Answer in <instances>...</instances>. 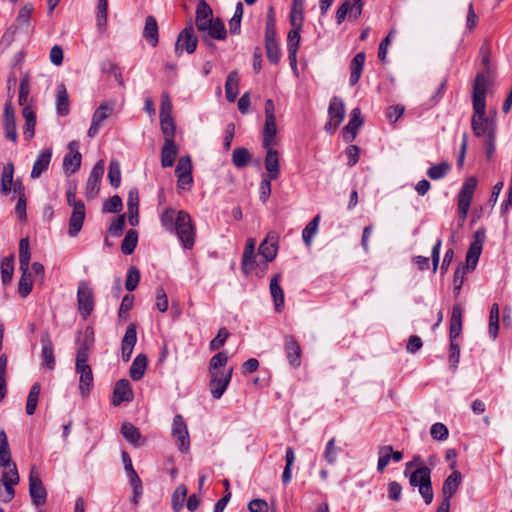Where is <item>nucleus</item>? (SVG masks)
Masks as SVG:
<instances>
[{
  "label": "nucleus",
  "mask_w": 512,
  "mask_h": 512,
  "mask_svg": "<svg viewBox=\"0 0 512 512\" xmlns=\"http://www.w3.org/2000/svg\"><path fill=\"white\" fill-rule=\"evenodd\" d=\"M1 279L4 285L11 282L14 273V256L10 255L1 261Z\"/></svg>",
  "instance_id": "37998d69"
},
{
  "label": "nucleus",
  "mask_w": 512,
  "mask_h": 512,
  "mask_svg": "<svg viewBox=\"0 0 512 512\" xmlns=\"http://www.w3.org/2000/svg\"><path fill=\"white\" fill-rule=\"evenodd\" d=\"M143 37L152 47L157 46L159 42L158 25L156 19L153 16H148L146 18Z\"/></svg>",
  "instance_id": "f704fd0d"
},
{
  "label": "nucleus",
  "mask_w": 512,
  "mask_h": 512,
  "mask_svg": "<svg viewBox=\"0 0 512 512\" xmlns=\"http://www.w3.org/2000/svg\"><path fill=\"white\" fill-rule=\"evenodd\" d=\"M69 152L64 156L63 169L66 173H75L81 165V154L79 152V143L72 141L68 145Z\"/></svg>",
  "instance_id": "4468645a"
},
{
  "label": "nucleus",
  "mask_w": 512,
  "mask_h": 512,
  "mask_svg": "<svg viewBox=\"0 0 512 512\" xmlns=\"http://www.w3.org/2000/svg\"><path fill=\"white\" fill-rule=\"evenodd\" d=\"M105 162L99 160L92 168L87 180V192H99L101 179L104 175Z\"/></svg>",
  "instance_id": "a878e982"
},
{
  "label": "nucleus",
  "mask_w": 512,
  "mask_h": 512,
  "mask_svg": "<svg viewBox=\"0 0 512 512\" xmlns=\"http://www.w3.org/2000/svg\"><path fill=\"white\" fill-rule=\"evenodd\" d=\"M33 11V6L31 4L24 5L18 14L17 23L18 26L27 30L30 25V17Z\"/></svg>",
  "instance_id": "680f3d73"
},
{
  "label": "nucleus",
  "mask_w": 512,
  "mask_h": 512,
  "mask_svg": "<svg viewBox=\"0 0 512 512\" xmlns=\"http://www.w3.org/2000/svg\"><path fill=\"white\" fill-rule=\"evenodd\" d=\"M52 159V148L42 149L33 164L30 177L32 179L39 178L42 173L48 170Z\"/></svg>",
  "instance_id": "412c9836"
},
{
  "label": "nucleus",
  "mask_w": 512,
  "mask_h": 512,
  "mask_svg": "<svg viewBox=\"0 0 512 512\" xmlns=\"http://www.w3.org/2000/svg\"><path fill=\"white\" fill-rule=\"evenodd\" d=\"M210 373L209 388L214 399H220L225 393L233 373V368L228 371H213Z\"/></svg>",
  "instance_id": "9b49d317"
},
{
  "label": "nucleus",
  "mask_w": 512,
  "mask_h": 512,
  "mask_svg": "<svg viewBox=\"0 0 512 512\" xmlns=\"http://www.w3.org/2000/svg\"><path fill=\"white\" fill-rule=\"evenodd\" d=\"M281 275L276 274L270 281V293L273 298L275 310L281 312L284 308V291L279 285Z\"/></svg>",
  "instance_id": "c85d7f7f"
},
{
  "label": "nucleus",
  "mask_w": 512,
  "mask_h": 512,
  "mask_svg": "<svg viewBox=\"0 0 512 512\" xmlns=\"http://www.w3.org/2000/svg\"><path fill=\"white\" fill-rule=\"evenodd\" d=\"M499 318H500V308L497 303H494L490 309L489 327H488V333L493 340L496 339V337L498 335Z\"/></svg>",
  "instance_id": "79ce46f5"
},
{
  "label": "nucleus",
  "mask_w": 512,
  "mask_h": 512,
  "mask_svg": "<svg viewBox=\"0 0 512 512\" xmlns=\"http://www.w3.org/2000/svg\"><path fill=\"white\" fill-rule=\"evenodd\" d=\"M76 373L79 375V392L83 398H87L93 388L94 377L89 364L75 365Z\"/></svg>",
  "instance_id": "ddd939ff"
},
{
  "label": "nucleus",
  "mask_w": 512,
  "mask_h": 512,
  "mask_svg": "<svg viewBox=\"0 0 512 512\" xmlns=\"http://www.w3.org/2000/svg\"><path fill=\"white\" fill-rule=\"evenodd\" d=\"M304 3V0H292V7L289 15V22L291 26H303Z\"/></svg>",
  "instance_id": "58836bf2"
},
{
  "label": "nucleus",
  "mask_w": 512,
  "mask_h": 512,
  "mask_svg": "<svg viewBox=\"0 0 512 512\" xmlns=\"http://www.w3.org/2000/svg\"><path fill=\"white\" fill-rule=\"evenodd\" d=\"M140 281V271L136 266H130L127 271L126 281H125V288L132 292L134 291Z\"/></svg>",
  "instance_id": "13d9d810"
},
{
  "label": "nucleus",
  "mask_w": 512,
  "mask_h": 512,
  "mask_svg": "<svg viewBox=\"0 0 512 512\" xmlns=\"http://www.w3.org/2000/svg\"><path fill=\"white\" fill-rule=\"evenodd\" d=\"M276 134H277L276 118L265 119L264 128H263V139H262L263 147H268L269 145H276V141H275Z\"/></svg>",
  "instance_id": "e433bc0d"
},
{
  "label": "nucleus",
  "mask_w": 512,
  "mask_h": 512,
  "mask_svg": "<svg viewBox=\"0 0 512 512\" xmlns=\"http://www.w3.org/2000/svg\"><path fill=\"white\" fill-rule=\"evenodd\" d=\"M379 458L377 463V470L379 472H382L387 465L389 464L390 460L392 459L391 456V446L385 445L379 448Z\"/></svg>",
  "instance_id": "e2e57ef3"
},
{
  "label": "nucleus",
  "mask_w": 512,
  "mask_h": 512,
  "mask_svg": "<svg viewBox=\"0 0 512 512\" xmlns=\"http://www.w3.org/2000/svg\"><path fill=\"white\" fill-rule=\"evenodd\" d=\"M127 204H128L129 223L131 226H136L139 223V219H138L139 197H138V194H129V199H128Z\"/></svg>",
  "instance_id": "5fc2aeb1"
},
{
  "label": "nucleus",
  "mask_w": 512,
  "mask_h": 512,
  "mask_svg": "<svg viewBox=\"0 0 512 512\" xmlns=\"http://www.w3.org/2000/svg\"><path fill=\"white\" fill-rule=\"evenodd\" d=\"M138 242V233L135 230H129L121 244V250L124 254L130 255L136 248Z\"/></svg>",
  "instance_id": "864d4df0"
},
{
  "label": "nucleus",
  "mask_w": 512,
  "mask_h": 512,
  "mask_svg": "<svg viewBox=\"0 0 512 512\" xmlns=\"http://www.w3.org/2000/svg\"><path fill=\"white\" fill-rule=\"evenodd\" d=\"M187 487L183 484L179 485L172 494L171 505L175 512H179L187 497Z\"/></svg>",
  "instance_id": "c03bdc74"
},
{
  "label": "nucleus",
  "mask_w": 512,
  "mask_h": 512,
  "mask_svg": "<svg viewBox=\"0 0 512 512\" xmlns=\"http://www.w3.org/2000/svg\"><path fill=\"white\" fill-rule=\"evenodd\" d=\"M409 484L417 487L420 495L426 504L433 501L434 493L431 483V469L427 466H420L409 475Z\"/></svg>",
  "instance_id": "7ed1b4c3"
},
{
  "label": "nucleus",
  "mask_w": 512,
  "mask_h": 512,
  "mask_svg": "<svg viewBox=\"0 0 512 512\" xmlns=\"http://www.w3.org/2000/svg\"><path fill=\"white\" fill-rule=\"evenodd\" d=\"M212 20V9L204 0H200L196 8L195 15V25L197 30L199 32H204L206 26H209V23Z\"/></svg>",
  "instance_id": "4be33fe9"
},
{
  "label": "nucleus",
  "mask_w": 512,
  "mask_h": 512,
  "mask_svg": "<svg viewBox=\"0 0 512 512\" xmlns=\"http://www.w3.org/2000/svg\"><path fill=\"white\" fill-rule=\"evenodd\" d=\"M77 302L80 315L83 319H87L94 310V295L89 283L86 281H81L78 285Z\"/></svg>",
  "instance_id": "9d476101"
},
{
  "label": "nucleus",
  "mask_w": 512,
  "mask_h": 512,
  "mask_svg": "<svg viewBox=\"0 0 512 512\" xmlns=\"http://www.w3.org/2000/svg\"><path fill=\"white\" fill-rule=\"evenodd\" d=\"M41 391V386L39 383H34L29 391L27 402H26V413L28 415H33L35 413L38 399Z\"/></svg>",
  "instance_id": "a18cd8bd"
},
{
  "label": "nucleus",
  "mask_w": 512,
  "mask_h": 512,
  "mask_svg": "<svg viewBox=\"0 0 512 512\" xmlns=\"http://www.w3.org/2000/svg\"><path fill=\"white\" fill-rule=\"evenodd\" d=\"M14 166L12 163H7L3 167L1 176V191L0 192H11L13 182Z\"/></svg>",
  "instance_id": "09e8293b"
},
{
  "label": "nucleus",
  "mask_w": 512,
  "mask_h": 512,
  "mask_svg": "<svg viewBox=\"0 0 512 512\" xmlns=\"http://www.w3.org/2000/svg\"><path fill=\"white\" fill-rule=\"evenodd\" d=\"M365 58H366L365 53L359 52L352 59L351 64H350V79H349L351 86H354L358 83V81L361 77L362 71H363Z\"/></svg>",
  "instance_id": "72a5a7b5"
},
{
  "label": "nucleus",
  "mask_w": 512,
  "mask_h": 512,
  "mask_svg": "<svg viewBox=\"0 0 512 512\" xmlns=\"http://www.w3.org/2000/svg\"><path fill=\"white\" fill-rule=\"evenodd\" d=\"M335 438H331L325 447L323 457L327 461L328 464L334 465L337 461L338 454L340 452V448L335 446Z\"/></svg>",
  "instance_id": "bf43d9fd"
},
{
  "label": "nucleus",
  "mask_w": 512,
  "mask_h": 512,
  "mask_svg": "<svg viewBox=\"0 0 512 512\" xmlns=\"http://www.w3.org/2000/svg\"><path fill=\"white\" fill-rule=\"evenodd\" d=\"M471 202H472V194H459L458 216H459V221L461 223H463L466 219Z\"/></svg>",
  "instance_id": "4d7b16f0"
},
{
  "label": "nucleus",
  "mask_w": 512,
  "mask_h": 512,
  "mask_svg": "<svg viewBox=\"0 0 512 512\" xmlns=\"http://www.w3.org/2000/svg\"><path fill=\"white\" fill-rule=\"evenodd\" d=\"M202 33L203 38L206 42H208L207 38L224 40L227 36V31L224 26V23L219 18L213 19L209 23V26L207 25L205 31Z\"/></svg>",
  "instance_id": "bb28decb"
},
{
  "label": "nucleus",
  "mask_w": 512,
  "mask_h": 512,
  "mask_svg": "<svg viewBox=\"0 0 512 512\" xmlns=\"http://www.w3.org/2000/svg\"><path fill=\"white\" fill-rule=\"evenodd\" d=\"M108 179L113 189H117L121 183V169L117 160H111L108 168Z\"/></svg>",
  "instance_id": "3c124183"
},
{
  "label": "nucleus",
  "mask_w": 512,
  "mask_h": 512,
  "mask_svg": "<svg viewBox=\"0 0 512 512\" xmlns=\"http://www.w3.org/2000/svg\"><path fill=\"white\" fill-rule=\"evenodd\" d=\"M274 146L275 145H269L268 147H264L266 149V156L264 161L265 169L267 170L271 179H276L280 173L279 156Z\"/></svg>",
  "instance_id": "393cba45"
},
{
  "label": "nucleus",
  "mask_w": 512,
  "mask_h": 512,
  "mask_svg": "<svg viewBox=\"0 0 512 512\" xmlns=\"http://www.w3.org/2000/svg\"><path fill=\"white\" fill-rule=\"evenodd\" d=\"M479 233H476V239L469 246L466 254V268L468 271H473L478 263L479 257L482 252V242L478 239Z\"/></svg>",
  "instance_id": "2f4dec72"
},
{
  "label": "nucleus",
  "mask_w": 512,
  "mask_h": 512,
  "mask_svg": "<svg viewBox=\"0 0 512 512\" xmlns=\"http://www.w3.org/2000/svg\"><path fill=\"white\" fill-rule=\"evenodd\" d=\"M41 357L43 364L49 369L55 367L54 347L49 332L45 331L41 335Z\"/></svg>",
  "instance_id": "5701e85b"
},
{
  "label": "nucleus",
  "mask_w": 512,
  "mask_h": 512,
  "mask_svg": "<svg viewBox=\"0 0 512 512\" xmlns=\"http://www.w3.org/2000/svg\"><path fill=\"white\" fill-rule=\"evenodd\" d=\"M450 168L447 162H441L431 166L427 171V175L433 180H438L443 178L450 171Z\"/></svg>",
  "instance_id": "052dcab7"
},
{
  "label": "nucleus",
  "mask_w": 512,
  "mask_h": 512,
  "mask_svg": "<svg viewBox=\"0 0 512 512\" xmlns=\"http://www.w3.org/2000/svg\"><path fill=\"white\" fill-rule=\"evenodd\" d=\"M171 435L175 439V444L181 453H187L190 449V437L187 424L184 418L177 414L173 418Z\"/></svg>",
  "instance_id": "0eeeda50"
},
{
  "label": "nucleus",
  "mask_w": 512,
  "mask_h": 512,
  "mask_svg": "<svg viewBox=\"0 0 512 512\" xmlns=\"http://www.w3.org/2000/svg\"><path fill=\"white\" fill-rule=\"evenodd\" d=\"M364 3L359 0H345L336 11L337 24L343 23L348 16L350 20L356 21L363 12Z\"/></svg>",
  "instance_id": "f8f14e48"
},
{
  "label": "nucleus",
  "mask_w": 512,
  "mask_h": 512,
  "mask_svg": "<svg viewBox=\"0 0 512 512\" xmlns=\"http://www.w3.org/2000/svg\"><path fill=\"white\" fill-rule=\"evenodd\" d=\"M265 49L268 60L273 64H278L281 59V50L278 42L265 43Z\"/></svg>",
  "instance_id": "774afa93"
},
{
  "label": "nucleus",
  "mask_w": 512,
  "mask_h": 512,
  "mask_svg": "<svg viewBox=\"0 0 512 512\" xmlns=\"http://www.w3.org/2000/svg\"><path fill=\"white\" fill-rule=\"evenodd\" d=\"M29 495L36 507L43 506L47 501V490L35 466L31 467L29 472Z\"/></svg>",
  "instance_id": "423d86ee"
},
{
  "label": "nucleus",
  "mask_w": 512,
  "mask_h": 512,
  "mask_svg": "<svg viewBox=\"0 0 512 512\" xmlns=\"http://www.w3.org/2000/svg\"><path fill=\"white\" fill-rule=\"evenodd\" d=\"M284 341L285 354L289 364L293 368H298L301 364L300 357L302 352L299 343L291 335H286L284 337Z\"/></svg>",
  "instance_id": "6ab92c4d"
},
{
  "label": "nucleus",
  "mask_w": 512,
  "mask_h": 512,
  "mask_svg": "<svg viewBox=\"0 0 512 512\" xmlns=\"http://www.w3.org/2000/svg\"><path fill=\"white\" fill-rule=\"evenodd\" d=\"M121 434L132 445L140 446L141 434L139 429L131 423H124L121 427Z\"/></svg>",
  "instance_id": "a19ab883"
},
{
  "label": "nucleus",
  "mask_w": 512,
  "mask_h": 512,
  "mask_svg": "<svg viewBox=\"0 0 512 512\" xmlns=\"http://www.w3.org/2000/svg\"><path fill=\"white\" fill-rule=\"evenodd\" d=\"M329 121L325 124L324 130L333 134L345 117V104L340 97H332L328 107Z\"/></svg>",
  "instance_id": "6e6552de"
},
{
  "label": "nucleus",
  "mask_w": 512,
  "mask_h": 512,
  "mask_svg": "<svg viewBox=\"0 0 512 512\" xmlns=\"http://www.w3.org/2000/svg\"><path fill=\"white\" fill-rule=\"evenodd\" d=\"M113 112V106L110 105V104H101L96 110L95 112L93 113V117H92V123H91V126L88 130V136L93 138L95 137L101 126H102V123L109 118V116L112 114Z\"/></svg>",
  "instance_id": "2eb2a0df"
},
{
  "label": "nucleus",
  "mask_w": 512,
  "mask_h": 512,
  "mask_svg": "<svg viewBox=\"0 0 512 512\" xmlns=\"http://www.w3.org/2000/svg\"><path fill=\"white\" fill-rule=\"evenodd\" d=\"M239 74L236 70L231 71L225 82V96L228 102H234L239 93Z\"/></svg>",
  "instance_id": "473e14b6"
},
{
  "label": "nucleus",
  "mask_w": 512,
  "mask_h": 512,
  "mask_svg": "<svg viewBox=\"0 0 512 512\" xmlns=\"http://www.w3.org/2000/svg\"><path fill=\"white\" fill-rule=\"evenodd\" d=\"M160 125L164 141H174L175 123L172 116L160 117Z\"/></svg>",
  "instance_id": "603ef678"
},
{
  "label": "nucleus",
  "mask_w": 512,
  "mask_h": 512,
  "mask_svg": "<svg viewBox=\"0 0 512 512\" xmlns=\"http://www.w3.org/2000/svg\"><path fill=\"white\" fill-rule=\"evenodd\" d=\"M22 275L19 280V294L26 297L32 291V280L28 274V270H21Z\"/></svg>",
  "instance_id": "338daca9"
},
{
  "label": "nucleus",
  "mask_w": 512,
  "mask_h": 512,
  "mask_svg": "<svg viewBox=\"0 0 512 512\" xmlns=\"http://www.w3.org/2000/svg\"><path fill=\"white\" fill-rule=\"evenodd\" d=\"M147 362V357L144 354H139L135 357L129 370L130 377L133 380L138 381L143 378Z\"/></svg>",
  "instance_id": "4c0bfd02"
},
{
  "label": "nucleus",
  "mask_w": 512,
  "mask_h": 512,
  "mask_svg": "<svg viewBox=\"0 0 512 512\" xmlns=\"http://www.w3.org/2000/svg\"><path fill=\"white\" fill-rule=\"evenodd\" d=\"M228 362V355L226 352L221 351L214 355L209 362V372L221 371L220 368L224 367Z\"/></svg>",
  "instance_id": "0e129e2a"
},
{
  "label": "nucleus",
  "mask_w": 512,
  "mask_h": 512,
  "mask_svg": "<svg viewBox=\"0 0 512 512\" xmlns=\"http://www.w3.org/2000/svg\"><path fill=\"white\" fill-rule=\"evenodd\" d=\"M160 221L166 231L177 235L184 249L193 248L196 231L192 218L187 212L167 208L162 212Z\"/></svg>",
  "instance_id": "f03ea898"
},
{
  "label": "nucleus",
  "mask_w": 512,
  "mask_h": 512,
  "mask_svg": "<svg viewBox=\"0 0 512 512\" xmlns=\"http://www.w3.org/2000/svg\"><path fill=\"white\" fill-rule=\"evenodd\" d=\"M94 341V331L92 328H86L84 339L79 343L76 355L75 365L88 364L89 351Z\"/></svg>",
  "instance_id": "aec40b11"
},
{
  "label": "nucleus",
  "mask_w": 512,
  "mask_h": 512,
  "mask_svg": "<svg viewBox=\"0 0 512 512\" xmlns=\"http://www.w3.org/2000/svg\"><path fill=\"white\" fill-rule=\"evenodd\" d=\"M31 254L29 251V242L27 238H23L19 243V262L20 270H29Z\"/></svg>",
  "instance_id": "8fccbe9b"
},
{
  "label": "nucleus",
  "mask_w": 512,
  "mask_h": 512,
  "mask_svg": "<svg viewBox=\"0 0 512 512\" xmlns=\"http://www.w3.org/2000/svg\"><path fill=\"white\" fill-rule=\"evenodd\" d=\"M363 125L360 108H354L350 113V120L343 129V139L350 143L356 138L358 129Z\"/></svg>",
  "instance_id": "f3484780"
},
{
  "label": "nucleus",
  "mask_w": 512,
  "mask_h": 512,
  "mask_svg": "<svg viewBox=\"0 0 512 512\" xmlns=\"http://www.w3.org/2000/svg\"><path fill=\"white\" fill-rule=\"evenodd\" d=\"M20 476L16 465L4 467L0 479V500L9 503L15 497L14 487L19 484Z\"/></svg>",
  "instance_id": "20e7f679"
},
{
  "label": "nucleus",
  "mask_w": 512,
  "mask_h": 512,
  "mask_svg": "<svg viewBox=\"0 0 512 512\" xmlns=\"http://www.w3.org/2000/svg\"><path fill=\"white\" fill-rule=\"evenodd\" d=\"M277 240V233L271 231L267 234L266 238L259 245V254L264 259L265 263L271 262L276 257Z\"/></svg>",
  "instance_id": "a211bd4d"
},
{
  "label": "nucleus",
  "mask_w": 512,
  "mask_h": 512,
  "mask_svg": "<svg viewBox=\"0 0 512 512\" xmlns=\"http://www.w3.org/2000/svg\"><path fill=\"white\" fill-rule=\"evenodd\" d=\"M251 160V154L246 148H235L232 153V163L237 168L246 167Z\"/></svg>",
  "instance_id": "de8ad7c7"
},
{
  "label": "nucleus",
  "mask_w": 512,
  "mask_h": 512,
  "mask_svg": "<svg viewBox=\"0 0 512 512\" xmlns=\"http://www.w3.org/2000/svg\"><path fill=\"white\" fill-rule=\"evenodd\" d=\"M198 44L197 36L194 32L192 23L186 25V27L179 33L175 43V54L180 56L183 51L188 54L195 52Z\"/></svg>",
  "instance_id": "1a4fd4ad"
},
{
  "label": "nucleus",
  "mask_w": 512,
  "mask_h": 512,
  "mask_svg": "<svg viewBox=\"0 0 512 512\" xmlns=\"http://www.w3.org/2000/svg\"><path fill=\"white\" fill-rule=\"evenodd\" d=\"M319 222L320 216L316 215L302 231V239L308 247L311 245L313 237L317 234Z\"/></svg>",
  "instance_id": "49530a36"
},
{
  "label": "nucleus",
  "mask_w": 512,
  "mask_h": 512,
  "mask_svg": "<svg viewBox=\"0 0 512 512\" xmlns=\"http://www.w3.org/2000/svg\"><path fill=\"white\" fill-rule=\"evenodd\" d=\"M107 13H108V0H98L97 25L100 29L106 27Z\"/></svg>",
  "instance_id": "69168bd1"
},
{
  "label": "nucleus",
  "mask_w": 512,
  "mask_h": 512,
  "mask_svg": "<svg viewBox=\"0 0 512 512\" xmlns=\"http://www.w3.org/2000/svg\"><path fill=\"white\" fill-rule=\"evenodd\" d=\"M487 76L484 73L477 74L473 84V116L471 128L476 137H490L496 135V123L493 118L486 115Z\"/></svg>",
  "instance_id": "f257e3e1"
},
{
  "label": "nucleus",
  "mask_w": 512,
  "mask_h": 512,
  "mask_svg": "<svg viewBox=\"0 0 512 512\" xmlns=\"http://www.w3.org/2000/svg\"><path fill=\"white\" fill-rule=\"evenodd\" d=\"M285 461H286V465L283 470L282 481L284 484H288L292 478L291 467L295 461V452L292 447H288L286 449Z\"/></svg>",
  "instance_id": "6e6d98bb"
},
{
  "label": "nucleus",
  "mask_w": 512,
  "mask_h": 512,
  "mask_svg": "<svg viewBox=\"0 0 512 512\" xmlns=\"http://www.w3.org/2000/svg\"><path fill=\"white\" fill-rule=\"evenodd\" d=\"M56 108L60 116H66L69 113V99L64 84H59L56 89Z\"/></svg>",
  "instance_id": "ea45409f"
},
{
  "label": "nucleus",
  "mask_w": 512,
  "mask_h": 512,
  "mask_svg": "<svg viewBox=\"0 0 512 512\" xmlns=\"http://www.w3.org/2000/svg\"><path fill=\"white\" fill-rule=\"evenodd\" d=\"M133 399V391L130 383L126 379L119 380L114 388L113 392V404L115 406L120 405L122 402H130Z\"/></svg>",
  "instance_id": "b1692460"
},
{
  "label": "nucleus",
  "mask_w": 512,
  "mask_h": 512,
  "mask_svg": "<svg viewBox=\"0 0 512 512\" xmlns=\"http://www.w3.org/2000/svg\"><path fill=\"white\" fill-rule=\"evenodd\" d=\"M462 318H463V308L460 304H455L452 308L451 318H450V330L449 337L450 340H456V338L461 334L462 331Z\"/></svg>",
  "instance_id": "cd10ccee"
},
{
  "label": "nucleus",
  "mask_w": 512,
  "mask_h": 512,
  "mask_svg": "<svg viewBox=\"0 0 512 512\" xmlns=\"http://www.w3.org/2000/svg\"><path fill=\"white\" fill-rule=\"evenodd\" d=\"M177 154L178 149L175 141H164V145L161 149V165L164 168L173 166Z\"/></svg>",
  "instance_id": "c9c22d12"
},
{
  "label": "nucleus",
  "mask_w": 512,
  "mask_h": 512,
  "mask_svg": "<svg viewBox=\"0 0 512 512\" xmlns=\"http://www.w3.org/2000/svg\"><path fill=\"white\" fill-rule=\"evenodd\" d=\"M302 26H292V29L288 32L287 35V50H288V59L290 61V65L293 69L297 68V52L300 45V31Z\"/></svg>",
  "instance_id": "dca6fc26"
},
{
  "label": "nucleus",
  "mask_w": 512,
  "mask_h": 512,
  "mask_svg": "<svg viewBox=\"0 0 512 512\" xmlns=\"http://www.w3.org/2000/svg\"><path fill=\"white\" fill-rule=\"evenodd\" d=\"M68 204L73 207L70 219L68 234L75 237L81 231L86 216L85 205L81 200L76 199V194H67Z\"/></svg>",
  "instance_id": "39448f33"
},
{
  "label": "nucleus",
  "mask_w": 512,
  "mask_h": 512,
  "mask_svg": "<svg viewBox=\"0 0 512 512\" xmlns=\"http://www.w3.org/2000/svg\"><path fill=\"white\" fill-rule=\"evenodd\" d=\"M462 482V475L459 471H453L444 481L443 483V496L451 499L455 493L457 492L460 484Z\"/></svg>",
  "instance_id": "7c9ffc66"
},
{
  "label": "nucleus",
  "mask_w": 512,
  "mask_h": 512,
  "mask_svg": "<svg viewBox=\"0 0 512 512\" xmlns=\"http://www.w3.org/2000/svg\"><path fill=\"white\" fill-rule=\"evenodd\" d=\"M4 130L6 138L13 142H16V121L14 111L10 104H7L4 109Z\"/></svg>",
  "instance_id": "c756f323"
}]
</instances>
